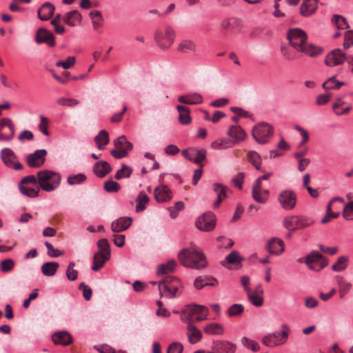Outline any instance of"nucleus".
I'll return each mask as SVG.
<instances>
[{"instance_id":"19","label":"nucleus","mask_w":353,"mask_h":353,"mask_svg":"<svg viewBox=\"0 0 353 353\" xmlns=\"http://www.w3.org/2000/svg\"><path fill=\"white\" fill-rule=\"evenodd\" d=\"M212 350L214 353H235L236 346L228 341H215L212 343Z\"/></svg>"},{"instance_id":"61","label":"nucleus","mask_w":353,"mask_h":353,"mask_svg":"<svg viewBox=\"0 0 353 353\" xmlns=\"http://www.w3.org/2000/svg\"><path fill=\"white\" fill-rule=\"evenodd\" d=\"M343 216L347 220H353V201L345 205Z\"/></svg>"},{"instance_id":"16","label":"nucleus","mask_w":353,"mask_h":353,"mask_svg":"<svg viewBox=\"0 0 353 353\" xmlns=\"http://www.w3.org/2000/svg\"><path fill=\"white\" fill-rule=\"evenodd\" d=\"M346 59V54L341 49L330 51L325 58V64L329 67L341 65Z\"/></svg>"},{"instance_id":"11","label":"nucleus","mask_w":353,"mask_h":353,"mask_svg":"<svg viewBox=\"0 0 353 353\" xmlns=\"http://www.w3.org/2000/svg\"><path fill=\"white\" fill-rule=\"evenodd\" d=\"M149 284L152 285L158 284L159 287H180L181 285L180 281L176 277L168 275L160 278L158 281H151L149 283L135 281L132 283V287H146Z\"/></svg>"},{"instance_id":"5","label":"nucleus","mask_w":353,"mask_h":353,"mask_svg":"<svg viewBox=\"0 0 353 353\" xmlns=\"http://www.w3.org/2000/svg\"><path fill=\"white\" fill-rule=\"evenodd\" d=\"M314 223V221L309 216L298 215L285 216L283 221V226L292 232L309 227Z\"/></svg>"},{"instance_id":"7","label":"nucleus","mask_w":353,"mask_h":353,"mask_svg":"<svg viewBox=\"0 0 353 353\" xmlns=\"http://www.w3.org/2000/svg\"><path fill=\"white\" fill-rule=\"evenodd\" d=\"M273 134V126L265 122L256 124L252 130V137L259 144L268 143Z\"/></svg>"},{"instance_id":"22","label":"nucleus","mask_w":353,"mask_h":353,"mask_svg":"<svg viewBox=\"0 0 353 353\" xmlns=\"http://www.w3.org/2000/svg\"><path fill=\"white\" fill-rule=\"evenodd\" d=\"M228 135L230 137V141H232V145L243 141L246 137V133L239 125H231L228 131Z\"/></svg>"},{"instance_id":"32","label":"nucleus","mask_w":353,"mask_h":353,"mask_svg":"<svg viewBox=\"0 0 353 353\" xmlns=\"http://www.w3.org/2000/svg\"><path fill=\"white\" fill-rule=\"evenodd\" d=\"M178 101L181 103L194 105L203 102V97L199 93H190L178 97Z\"/></svg>"},{"instance_id":"43","label":"nucleus","mask_w":353,"mask_h":353,"mask_svg":"<svg viewBox=\"0 0 353 353\" xmlns=\"http://www.w3.org/2000/svg\"><path fill=\"white\" fill-rule=\"evenodd\" d=\"M203 331L205 334L210 335H221L223 333V327L217 323H212L207 325Z\"/></svg>"},{"instance_id":"48","label":"nucleus","mask_w":353,"mask_h":353,"mask_svg":"<svg viewBox=\"0 0 353 353\" xmlns=\"http://www.w3.org/2000/svg\"><path fill=\"white\" fill-rule=\"evenodd\" d=\"M247 159L256 170H260L261 158L260 155L255 151H249L247 154Z\"/></svg>"},{"instance_id":"29","label":"nucleus","mask_w":353,"mask_h":353,"mask_svg":"<svg viewBox=\"0 0 353 353\" xmlns=\"http://www.w3.org/2000/svg\"><path fill=\"white\" fill-rule=\"evenodd\" d=\"M54 12V6L49 2L43 3L37 11L38 17L42 21L50 19Z\"/></svg>"},{"instance_id":"57","label":"nucleus","mask_w":353,"mask_h":353,"mask_svg":"<svg viewBox=\"0 0 353 353\" xmlns=\"http://www.w3.org/2000/svg\"><path fill=\"white\" fill-rule=\"evenodd\" d=\"M243 259L239 256L237 251L234 250L225 258V262L230 264H237L240 263Z\"/></svg>"},{"instance_id":"49","label":"nucleus","mask_w":353,"mask_h":353,"mask_svg":"<svg viewBox=\"0 0 353 353\" xmlns=\"http://www.w3.org/2000/svg\"><path fill=\"white\" fill-rule=\"evenodd\" d=\"M94 30H98L102 26L103 17L101 13L98 10H92L89 14Z\"/></svg>"},{"instance_id":"34","label":"nucleus","mask_w":353,"mask_h":353,"mask_svg":"<svg viewBox=\"0 0 353 353\" xmlns=\"http://www.w3.org/2000/svg\"><path fill=\"white\" fill-rule=\"evenodd\" d=\"M194 287H208L219 285L218 281L214 277L203 275L196 277L194 280Z\"/></svg>"},{"instance_id":"58","label":"nucleus","mask_w":353,"mask_h":353,"mask_svg":"<svg viewBox=\"0 0 353 353\" xmlns=\"http://www.w3.org/2000/svg\"><path fill=\"white\" fill-rule=\"evenodd\" d=\"M241 341L243 345L247 348L250 349L252 351L257 352L259 350V345L257 342L247 337H243Z\"/></svg>"},{"instance_id":"13","label":"nucleus","mask_w":353,"mask_h":353,"mask_svg":"<svg viewBox=\"0 0 353 353\" xmlns=\"http://www.w3.org/2000/svg\"><path fill=\"white\" fill-rule=\"evenodd\" d=\"M1 159L3 163L8 168L19 170L23 168L21 163L18 162L17 157L14 152L10 148H3L0 152Z\"/></svg>"},{"instance_id":"64","label":"nucleus","mask_w":353,"mask_h":353,"mask_svg":"<svg viewBox=\"0 0 353 353\" xmlns=\"http://www.w3.org/2000/svg\"><path fill=\"white\" fill-rule=\"evenodd\" d=\"M353 46V30L347 31L345 34L343 47L348 49Z\"/></svg>"},{"instance_id":"1","label":"nucleus","mask_w":353,"mask_h":353,"mask_svg":"<svg viewBox=\"0 0 353 353\" xmlns=\"http://www.w3.org/2000/svg\"><path fill=\"white\" fill-rule=\"evenodd\" d=\"M288 39L292 48L311 57L319 56L322 49L313 44L307 43L306 33L299 28H292L288 30Z\"/></svg>"},{"instance_id":"52","label":"nucleus","mask_w":353,"mask_h":353,"mask_svg":"<svg viewBox=\"0 0 353 353\" xmlns=\"http://www.w3.org/2000/svg\"><path fill=\"white\" fill-rule=\"evenodd\" d=\"M347 257L345 256H340L337 261L332 265V269L335 272L344 270L347 267Z\"/></svg>"},{"instance_id":"51","label":"nucleus","mask_w":353,"mask_h":353,"mask_svg":"<svg viewBox=\"0 0 353 353\" xmlns=\"http://www.w3.org/2000/svg\"><path fill=\"white\" fill-rule=\"evenodd\" d=\"M332 22L335 24L337 28L339 29H347L349 28V24L347 21H346L345 18L339 15V14H334L332 17Z\"/></svg>"},{"instance_id":"30","label":"nucleus","mask_w":353,"mask_h":353,"mask_svg":"<svg viewBox=\"0 0 353 353\" xmlns=\"http://www.w3.org/2000/svg\"><path fill=\"white\" fill-rule=\"evenodd\" d=\"M130 217H121L112 223L111 228L114 232H120L127 230L132 223Z\"/></svg>"},{"instance_id":"53","label":"nucleus","mask_w":353,"mask_h":353,"mask_svg":"<svg viewBox=\"0 0 353 353\" xmlns=\"http://www.w3.org/2000/svg\"><path fill=\"white\" fill-rule=\"evenodd\" d=\"M57 103L61 106L74 107L79 103V101L75 99L60 97L57 99Z\"/></svg>"},{"instance_id":"10","label":"nucleus","mask_w":353,"mask_h":353,"mask_svg":"<svg viewBox=\"0 0 353 353\" xmlns=\"http://www.w3.org/2000/svg\"><path fill=\"white\" fill-rule=\"evenodd\" d=\"M115 149L110 151V154L116 159H122L128 155L132 149V144L129 142L125 136H121L114 141Z\"/></svg>"},{"instance_id":"45","label":"nucleus","mask_w":353,"mask_h":353,"mask_svg":"<svg viewBox=\"0 0 353 353\" xmlns=\"http://www.w3.org/2000/svg\"><path fill=\"white\" fill-rule=\"evenodd\" d=\"M59 266L57 262L45 263L41 266V272L46 276H52L56 273Z\"/></svg>"},{"instance_id":"60","label":"nucleus","mask_w":353,"mask_h":353,"mask_svg":"<svg viewBox=\"0 0 353 353\" xmlns=\"http://www.w3.org/2000/svg\"><path fill=\"white\" fill-rule=\"evenodd\" d=\"M104 189L108 192H117L120 189V185L112 180H108L104 183Z\"/></svg>"},{"instance_id":"39","label":"nucleus","mask_w":353,"mask_h":353,"mask_svg":"<svg viewBox=\"0 0 353 353\" xmlns=\"http://www.w3.org/2000/svg\"><path fill=\"white\" fill-rule=\"evenodd\" d=\"M110 259V256H108L103 254L95 253L93 257L92 270L95 272L99 270Z\"/></svg>"},{"instance_id":"12","label":"nucleus","mask_w":353,"mask_h":353,"mask_svg":"<svg viewBox=\"0 0 353 353\" xmlns=\"http://www.w3.org/2000/svg\"><path fill=\"white\" fill-rule=\"evenodd\" d=\"M296 194L290 190L281 191L278 196V201L281 207L286 210H291L294 208L296 203Z\"/></svg>"},{"instance_id":"37","label":"nucleus","mask_w":353,"mask_h":353,"mask_svg":"<svg viewBox=\"0 0 353 353\" xmlns=\"http://www.w3.org/2000/svg\"><path fill=\"white\" fill-rule=\"evenodd\" d=\"M177 50L181 53H195L196 45L193 41L185 39L178 45Z\"/></svg>"},{"instance_id":"42","label":"nucleus","mask_w":353,"mask_h":353,"mask_svg":"<svg viewBox=\"0 0 353 353\" xmlns=\"http://www.w3.org/2000/svg\"><path fill=\"white\" fill-rule=\"evenodd\" d=\"M345 84L343 81H339L336 80V76L330 77L326 81H325L322 87L325 90H339L341 86Z\"/></svg>"},{"instance_id":"44","label":"nucleus","mask_w":353,"mask_h":353,"mask_svg":"<svg viewBox=\"0 0 353 353\" xmlns=\"http://www.w3.org/2000/svg\"><path fill=\"white\" fill-rule=\"evenodd\" d=\"M21 192L27 196L34 198L38 196L39 188L36 186L19 185Z\"/></svg>"},{"instance_id":"17","label":"nucleus","mask_w":353,"mask_h":353,"mask_svg":"<svg viewBox=\"0 0 353 353\" xmlns=\"http://www.w3.org/2000/svg\"><path fill=\"white\" fill-rule=\"evenodd\" d=\"M46 155V150H37L34 153L30 154L26 157L27 164L30 168H40L44 164Z\"/></svg>"},{"instance_id":"21","label":"nucleus","mask_w":353,"mask_h":353,"mask_svg":"<svg viewBox=\"0 0 353 353\" xmlns=\"http://www.w3.org/2000/svg\"><path fill=\"white\" fill-rule=\"evenodd\" d=\"M243 26L242 21L236 17L225 18L221 21L220 24L221 28L224 31H240L243 28Z\"/></svg>"},{"instance_id":"4","label":"nucleus","mask_w":353,"mask_h":353,"mask_svg":"<svg viewBox=\"0 0 353 353\" xmlns=\"http://www.w3.org/2000/svg\"><path fill=\"white\" fill-rule=\"evenodd\" d=\"M38 184L39 187L46 192H52L60 184L61 175L52 170H43L37 172Z\"/></svg>"},{"instance_id":"25","label":"nucleus","mask_w":353,"mask_h":353,"mask_svg":"<svg viewBox=\"0 0 353 353\" xmlns=\"http://www.w3.org/2000/svg\"><path fill=\"white\" fill-rule=\"evenodd\" d=\"M267 249L270 254L279 255L285 250L284 242L281 239L272 238L268 241Z\"/></svg>"},{"instance_id":"54","label":"nucleus","mask_w":353,"mask_h":353,"mask_svg":"<svg viewBox=\"0 0 353 353\" xmlns=\"http://www.w3.org/2000/svg\"><path fill=\"white\" fill-rule=\"evenodd\" d=\"M75 263L74 262H70L68 265L66 270V276L67 279L70 281H74L78 277V271L74 269Z\"/></svg>"},{"instance_id":"18","label":"nucleus","mask_w":353,"mask_h":353,"mask_svg":"<svg viewBox=\"0 0 353 353\" xmlns=\"http://www.w3.org/2000/svg\"><path fill=\"white\" fill-rule=\"evenodd\" d=\"M252 195L253 199L259 203H265L270 195L269 190L263 188L259 181H255L252 185Z\"/></svg>"},{"instance_id":"47","label":"nucleus","mask_w":353,"mask_h":353,"mask_svg":"<svg viewBox=\"0 0 353 353\" xmlns=\"http://www.w3.org/2000/svg\"><path fill=\"white\" fill-rule=\"evenodd\" d=\"M232 146V141L225 138L219 139L211 143L212 148L214 150H223Z\"/></svg>"},{"instance_id":"41","label":"nucleus","mask_w":353,"mask_h":353,"mask_svg":"<svg viewBox=\"0 0 353 353\" xmlns=\"http://www.w3.org/2000/svg\"><path fill=\"white\" fill-rule=\"evenodd\" d=\"M176 265V263L174 260H170L166 263L159 265L157 268V275L161 276L173 272Z\"/></svg>"},{"instance_id":"9","label":"nucleus","mask_w":353,"mask_h":353,"mask_svg":"<svg viewBox=\"0 0 353 353\" xmlns=\"http://www.w3.org/2000/svg\"><path fill=\"white\" fill-rule=\"evenodd\" d=\"M282 329L281 332H274L264 336L263 339V343L270 347L285 343L287 341L290 329L285 324L282 325Z\"/></svg>"},{"instance_id":"33","label":"nucleus","mask_w":353,"mask_h":353,"mask_svg":"<svg viewBox=\"0 0 353 353\" xmlns=\"http://www.w3.org/2000/svg\"><path fill=\"white\" fill-rule=\"evenodd\" d=\"M110 171V165L105 161H97L93 166L94 173L100 178L104 177Z\"/></svg>"},{"instance_id":"6","label":"nucleus","mask_w":353,"mask_h":353,"mask_svg":"<svg viewBox=\"0 0 353 353\" xmlns=\"http://www.w3.org/2000/svg\"><path fill=\"white\" fill-rule=\"evenodd\" d=\"M176 32L170 26L163 29H157L154 33V40L161 49H168L174 43Z\"/></svg>"},{"instance_id":"46","label":"nucleus","mask_w":353,"mask_h":353,"mask_svg":"<svg viewBox=\"0 0 353 353\" xmlns=\"http://www.w3.org/2000/svg\"><path fill=\"white\" fill-rule=\"evenodd\" d=\"M149 201V197L143 192H139L137 198V205L136 206V211L140 212L145 210Z\"/></svg>"},{"instance_id":"35","label":"nucleus","mask_w":353,"mask_h":353,"mask_svg":"<svg viewBox=\"0 0 353 353\" xmlns=\"http://www.w3.org/2000/svg\"><path fill=\"white\" fill-rule=\"evenodd\" d=\"M179 112V120L182 125H188L191 123L192 119L190 115V110L188 107L177 105L176 106Z\"/></svg>"},{"instance_id":"50","label":"nucleus","mask_w":353,"mask_h":353,"mask_svg":"<svg viewBox=\"0 0 353 353\" xmlns=\"http://www.w3.org/2000/svg\"><path fill=\"white\" fill-rule=\"evenodd\" d=\"M97 246L99 251L97 253H101L108 256H110V243L106 239H101L98 241Z\"/></svg>"},{"instance_id":"31","label":"nucleus","mask_w":353,"mask_h":353,"mask_svg":"<svg viewBox=\"0 0 353 353\" xmlns=\"http://www.w3.org/2000/svg\"><path fill=\"white\" fill-rule=\"evenodd\" d=\"M187 336L189 342L192 344L198 343L202 338L201 332L191 322H189L187 326Z\"/></svg>"},{"instance_id":"15","label":"nucleus","mask_w":353,"mask_h":353,"mask_svg":"<svg viewBox=\"0 0 353 353\" xmlns=\"http://www.w3.org/2000/svg\"><path fill=\"white\" fill-rule=\"evenodd\" d=\"M14 134V125L10 119H0V141H9Z\"/></svg>"},{"instance_id":"59","label":"nucleus","mask_w":353,"mask_h":353,"mask_svg":"<svg viewBox=\"0 0 353 353\" xmlns=\"http://www.w3.org/2000/svg\"><path fill=\"white\" fill-rule=\"evenodd\" d=\"M131 173V168L125 165H123L122 168L117 172L115 174V178L117 180H120L124 177H129Z\"/></svg>"},{"instance_id":"36","label":"nucleus","mask_w":353,"mask_h":353,"mask_svg":"<svg viewBox=\"0 0 353 353\" xmlns=\"http://www.w3.org/2000/svg\"><path fill=\"white\" fill-rule=\"evenodd\" d=\"M346 103H347L343 101L342 98H336L335 103L332 105V110L334 113L338 116L347 114L352 110L351 105H346L343 109V111H340V108L345 105Z\"/></svg>"},{"instance_id":"2","label":"nucleus","mask_w":353,"mask_h":353,"mask_svg":"<svg viewBox=\"0 0 353 353\" xmlns=\"http://www.w3.org/2000/svg\"><path fill=\"white\" fill-rule=\"evenodd\" d=\"M180 263L185 267L201 269L207 265L204 254L194 248H184L178 254Z\"/></svg>"},{"instance_id":"26","label":"nucleus","mask_w":353,"mask_h":353,"mask_svg":"<svg viewBox=\"0 0 353 353\" xmlns=\"http://www.w3.org/2000/svg\"><path fill=\"white\" fill-rule=\"evenodd\" d=\"M154 197L158 202H166L172 199V192L170 188L161 185L154 190Z\"/></svg>"},{"instance_id":"62","label":"nucleus","mask_w":353,"mask_h":353,"mask_svg":"<svg viewBox=\"0 0 353 353\" xmlns=\"http://www.w3.org/2000/svg\"><path fill=\"white\" fill-rule=\"evenodd\" d=\"M177 288H160L159 293L161 297L165 299H172L176 296Z\"/></svg>"},{"instance_id":"28","label":"nucleus","mask_w":353,"mask_h":353,"mask_svg":"<svg viewBox=\"0 0 353 353\" xmlns=\"http://www.w3.org/2000/svg\"><path fill=\"white\" fill-rule=\"evenodd\" d=\"M52 339L54 343L56 345H68L72 343V336L66 331H61L54 333Z\"/></svg>"},{"instance_id":"8","label":"nucleus","mask_w":353,"mask_h":353,"mask_svg":"<svg viewBox=\"0 0 353 353\" xmlns=\"http://www.w3.org/2000/svg\"><path fill=\"white\" fill-rule=\"evenodd\" d=\"M304 263L312 271L320 272L328 265V259L316 251H312L305 256Z\"/></svg>"},{"instance_id":"23","label":"nucleus","mask_w":353,"mask_h":353,"mask_svg":"<svg viewBox=\"0 0 353 353\" xmlns=\"http://www.w3.org/2000/svg\"><path fill=\"white\" fill-rule=\"evenodd\" d=\"M35 40L39 44L46 43L51 47L55 46L54 37L53 34L45 28H40L37 30Z\"/></svg>"},{"instance_id":"40","label":"nucleus","mask_w":353,"mask_h":353,"mask_svg":"<svg viewBox=\"0 0 353 353\" xmlns=\"http://www.w3.org/2000/svg\"><path fill=\"white\" fill-rule=\"evenodd\" d=\"M94 141L97 144L98 149L103 150L105 145L109 143L108 132L105 130H101L99 134L95 137Z\"/></svg>"},{"instance_id":"63","label":"nucleus","mask_w":353,"mask_h":353,"mask_svg":"<svg viewBox=\"0 0 353 353\" xmlns=\"http://www.w3.org/2000/svg\"><path fill=\"white\" fill-rule=\"evenodd\" d=\"M183 350V347L181 343L173 342L168 346L166 353H182Z\"/></svg>"},{"instance_id":"55","label":"nucleus","mask_w":353,"mask_h":353,"mask_svg":"<svg viewBox=\"0 0 353 353\" xmlns=\"http://www.w3.org/2000/svg\"><path fill=\"white\" fill-rule=\"evenodd\" d=\"M244 311V307L241 304H233L228 310L229 316H235L241 314Z\"/></svg>"},{"instance_id":"14","label":"nucleus","mask_w":353,"mask_h":353,"mask_svg":"<svg viewBox=\"0 0 353 353\" xmlns=\"http://www.w3.org/2000/svg\"><path fill=\"white\" fill-rule=\"evenodd\" d=\"M215 215L211 212L204 213L196 221V228L205 232L212 231L215 228Z\"/></svg>"},{"instance_id":"27","label":"nucleus","mask_w":353,"mask_h":353,"mask_svg":"<svg viewBox=\"0 0 353 353\" xmlns=\"http://www.w3.org/2000/svg\"><path fill=\"white\" fill-rule=\"evenodd\" d=\"M318 0H303L300 7V14L303 17H309L314 14L317 8Z\"/></svg>"},{"instance_id":"20","label":"nucleus","mask_w":353,"mask_h":353,"mask_svg":"<svg viewBox=\"0 0 353 353\" xmlns=\"http://www.w3.org/2000/svg\"><path fill=\"white\" fill-rule=\"evenodd\" d=\"M249 301L256 307L263 304L264 291L263 288H245Z\"/></svg>"},{"instance_id":"56","label":"nucleus","mask_w":353,"mask_h":353,"mask_svg":"<svg viewBox=\"0 0 353 353\" xmlns=\"http://www.w3.org/2000/svg\"><path fill=\"white\" fill-rule=\"evenodd\" d=\"M86 179V176L83 174H78L70 175L68 177L67 181L68 184L73 185L83 183Z\"/></svg>"},{"instance_id":"3","label":"nucleus","mask_w":353,"mask_h":353,"mask_svg":"<svg viewBox=\"0 0 353 353\" xmlns=\"http://www.w3.org/2000/svg\"><path fill=\"white\" fill-rule=\"evenodd\" d=\"M209 310L201 305H188L181 310V319L183 322H200L207 319Z\"/></svg>"},{"instance_id":"38","label":"nucleus","mask_w":353,"mask_h":353,"mask_svg":"<svg viewBox=\"0 0 353 353\" xmlns=\"http://www.w3.org/2000/svg\"><path fill=\"white\" fill-rule=\"evenodd\" d=\"M63 21L70 26H74L81 20V15L77 10L67 12L63 17Z\"/></svg>"},{"instance_id":"24","label":"nucleus","mask_w":353,"mask_h":353,"mask_svg":"<svg viewBox=\"0 0 353 353\" xmlns=\"http://www.w3.org/2000/svg\"><path fill=\"white\" fill-rule=\"evenodd\" d=\"M228 190V188L221 183H216L213 184V191L216 194V199L213 204L214 209L218 208L221 202L227 197Z\"/></svg>"}]
</instances>
